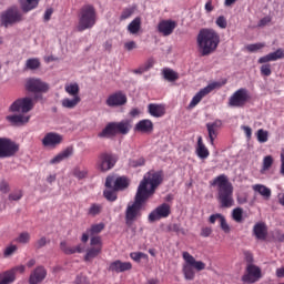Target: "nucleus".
Masks as SVG:
<instances>
[{"label":"nucleus","mask_w":284,"mask_h":284,"mask_svg":"<svg viewBox=\"0 0 284 284\" xmlns=\"http://www.w3.org/2000/svg\"><path fill=\"white\" fill-rule=\"evenodd\" d=\"M104 229H105V224L99 223V224L91 225V227L88 230V232L91 235L101 234V232H103Z\"/></svg>","instance_id":"44"},{"label":"nucleus","mask_w":284,"mask_h":284,"mask_svg":"<svg viewBox=\"0 0 284 284\" xmlns=\"http://www.w3.org/2000/svg\"><path fill=\"white\" fill-rule=\"evenodd\" d=\"M130 185L125 176H120L115 179L114 176L109 175L105 180V187L114 190V192H119V190H125Z\"/></svg>","instance_id":"17"},{"label":"nucleus","mask_w":284,"mask_h":284,"mask_svg":"<svg viewBox=\"0 0 284 284\" xmlns=\"http://www.w3.org/2000/svg\"><path fill=\"white\" fill-rule=\"evenodd\" d=\"M62 142H63V136L54 132L47 133L42 139L43 148H51L52 150H54L57 145H61Z\"/></svg>","instance_id":"19"},{"label":"nucleus","mask_w":284,"mask_h":284,"mask_svg":"<svg viewBox=\"0 0 284 284\" xmlns=\"http://www.w3.org/2000/svg\"><path fill=\"white\" fill-rule=\"evenodd\" d=\"M215 24L217 28H221V30H225L227 28V19L224 16L217 17Z\"/></svg>","instance_id":"52"},{"label":"nucleus","mask_w":284,"mask_h":284,"mask_svg":"<svg viewBox=\"0 0 284 284\" xmlns=\"http://www.w3.org/2000/svg\"><path fill=\"white\" fill-rule=\"evenodd\" d=\"M135 132H141L142 134H152L154 132V123L152 120H140L135 126H134Z\"/></svg>","instance_id":"23"},{"label":"nucleus","mask_w":284,"mask_h":284,"mask_svg":"<svg viewBox=\"0 0 284 284\" xmlns=\"http://www.w3.org/2000/svg\"><path fill=\"white\" fill-rule=\"evenodd\" d=\"M17 250H18L17 245L12 244V245L6 247L3 254L6 257L12 256V254H14V252H17Z\"/></svg>","instance_id":"59"},{"label":"nucleus","mask_w":284,"mask_h":284,"mask_svg":"<svg viewBox=\"0 0 284 284\" xmlns=\"http://www.w3.org/2000/svg\"><path fill=\"white\" fill-rule=\"evenodd\" d=\"M221 43V36L214 29H201L197 34V45L202 57H209L216 51Z\"/></svg>","instance_id":"3"},{"label":"nucleus","mask_w":284,"mask_h":284,"mask_svg":"<svg viewBox=\"0 0 284 284\" xmlns=\"http://www.w3.org/2000/svg\"><path fill=\"white\" fill-rule=\"evenodd\" d=\"M91 247H100V250H103V243L101 242L100 236H94L91 239Z\"/></svg>","instance_id":"56"},{"label":"nucleus","mask_w":284,"mask_h":284,"mask_svg":"<svg viewBox=\"0 0 284 284\" xmlns=\"http://www.w3.org/2000/svg\"><path fill=\"white\" fill-rule=\"evenodd\" d=\"M64 91L70 97L75 98V97H80L79 92L81 91V89L79 88V83L74 82V83L65 84L64 85Z\"/></svg>","instance_id":"37"},{"label":"nucleus","mask_w":284,"mask_h":284,"mask_svg":"<svg viewBox=\"0 0 284 284\" xmlns=\"http://www.w3.org/2000/svg\"><path fill=\"white\" fill-rule=\"evenodd\" d=\"M274 164V158H272V155H266L263 159V168L262 170H270V168H272V165Z\"/></svg>","instance_id":"50"},{"label":"nucleus","mask_w":284,"mask_h":284,"mask_svg":"<svg viewBox=\"0 0 284 284\" xmlns=\"http://www.w3.org/2000/svg\"><path fill=\"white\" fill-rule=\"evenodd\" d=\"M278 59H284V49H277L275 52H271L266 55L261 57L257 63H270V61H278Z\"/></svg>","instance_id":"24"},{"label":"nucleus","mask_w":284,"mask_h":284,"mask_svg":"<svg viewBox=\"0 0 284 284\" xmlns=\"http://www.w3.org/2000/svg\"><path fill=\"white\" fill-rule=\"evenodd\" d=\"M48 245V239L45 236L40 237L38 241L34 243V247L37 250H41V247H45Z\"/></svg>","instance_id":"57"},{"label":"nucleus","mask_w":284,"mask_h":284,"mask_svg":"<svg viewBox=\"0 0 284 284\" xmlns=\"http://www.w3.org/2000/svg\"><path fill=\"white\" fill-rule=\"evenodd\" d=\"M148 112L151 116L161 119V116H165V106L163 104L151 103L148 105Z\"/></svg>","instance_id":"26"},{"label":"nucleus","mask_w":284,"mask_h":284,"mask_svg":"<svg viewBox=\"0 0 284 284\" xmlns=\"http://www.w3.org/2000/svg\"><path fill=\"white\" fill-rule=\"evenodd\" d=\"M130 168H141L145 165V159L144 158H139L138 160H131L129 162Z\"/></svg>","instance_id":"54"},{"label":"nucleus","mask_w":284,"mask_h":284,"mask_svg":"<svg viewBox=\"0 0 284 284\" xmlns=\"http://www.w3.org/2000/svg\"><path fill=\"white\" fill-rule=\"evenodd\" d=\"M212 235V227L210 226H204L201 230L200 236H203V239H207V236Z\"/></svg>","instance_id":"60"},{"label":"nucleus","mask_w":284,"mask_h":284,"mask_svg":"<svg viewBox=\"0 0 284 284\" xmlns=\"http://www.w3.org/2000/svg\"><path fill=\"white\" fill-rule=\"evenodd\" d=\"M14 281H17V275L11 268L0 273V284H12Z\"/></svg>","instance_id":"33"},{"label":"nucleus","mask_w":284,"mask_h":284,"mask_svg":"<svg viewBox=\"0 0 284 284\" xmlns=\"http://www.w3.org/2000/svg\"><path fill=\"white\" fill-rule=\"evenodd\" d=\"M140 67H142V70H144V72L152 70V68H154V59L150 58L145 63L141 64Z\"/></svg>","instance_id":"58"},{"label":"nucleus","mask_w":284,"mask_h":284,"mask_svg":"<svg viewBox=\"0 0 284 284\" xmlns=\"http://www.w3.org/2000/svg\"><path fill=\"white\" fill-rule=\"evenodd\" d=\"M176 30V21L174 20H161L158 24V32L162 37H170Z\"/></svg>","instance_id":"20"},{"label":"nucleus","mask_w":284,"mask_h":284,"mask_svg":"<svg viewBox=\"0 0 284 284\" xmlns=\"http://www.w3.org/2000/svg\"><path fill=\"white\" fill-rule=\"evenodd\" d=\"M263 48H265V43L263 42L246 45L247 52H258V50H263Z\"/></svg>","instance_id":"48"},{"label":"nucleus","mask_w":284,"mask_h":284,"mask_svg":"<svg viewBox=\"0 0 284 284\" xmlns=\"http://www.w3.org/2000/svg\"><path fill=\"white\" fill-rule=\"evenodd\" d=\"M232 217L235 223H242L243 222V209L236 207L232 212Z\"/></svg>","instance_id":"45"},{"label":"nucleus","mask_w":284,"mask_h":284,"mask_svg":"<svg viewBox=\"0 0 284 284\" xmlns=\"http://www.w3.org/2000/svg\"><path fill=\"white\" fill-rule=\"evenodd\" d=\"M31 235L29 232H22L16 239V243H20L21 245H28L30 243Z\"/></svg>","instance_id":"43"},{"label":"nucleus","mask_w":284,"mask_h":284,"mask_svg":"<svg viewBox=\"0 0 284 284\" xmlns=\"http://www.w3.org/2000/svg\"><path fill=\"white\" fill-rule=\"evenodd\" d=\"M116 161H119V158L114 153L110 152H103L99 155L98 159V170L100 172H109V170H112L114 165H116Z\"/></svg>","instance_id":"11"},{"label":"nucleus","mask_w":284,"mask_h":284,"mask_svg":"<svg viewBox=\"0 0 284 284\" xmlns=\"http://www.w3.org/2000/svg\"><path fill=\"white\" fill-rule=\"evenodd\" d=\"M23 199V191L16 190L11 194H9V201H21Z\"/></svg>","instance_id":"51"},{"label":"nucleus","mask_w":284,"mask_h":284,"mask_svg":"<svg viewBox=\"0 0 284 284\" xmlns=\"http://www.w3.org/2000/svg\"><path fill=\"white\" fill-rule=\"evenodd\" d=\"M253 190L263 196L264 201H270V199H272V190L263 184L253 185Z\"/></svg>","instance_id":"31"},{"label":"nucleus","mask_w":284,"mask_h":284,"mask_svg":"<svg viewBox=\"0 0 284 284\" xmlns=\"http://www.w3.org/2000/svg\"><path fill=\"white\" fill-rule=\"evenodd\" d=\"M45 276H48V271L45 267L38 266L34 271L30 274L29 284H39L45 281Z\"/></svg>","instance_id":"21"},{"label":"nucleus","mask_w":284,"mask_h":284,"mask_svg":"<svg viewBox=\"0 0 284 284\" xmlns=\"http://www.w3.org/2000/svg\"><path fill=\"white\" fill-rule=\"evenodd\" d=\"M227 82L223 81V82H212L209 85H206L205 88L201 89L191 100L190 104H189V110H192L194 108H196V104L200 101H203L204 97H207V94H210V92H212L213 90H219L220 88H223V85H225Z\"/></svg>","instance_id":"10"},{"label":"nucleus","mask_w":284,"mask_h":284,"mask_svg":"<svg viewBox=\"0 0 284 284\" xmlns=\"http://www.w3.org/2000/svg\"><path fill=\"white\" fill-rule=\"evenodd\" d=\"M7 123L12 125V128H21L27 123H30V115H26L23 113H14L6 116Z\"/></svg>","instance_id":"18"},{"label":"nucleus","mask_w":284,"mask_h":284,"mask_svg":"<svg viewBox=\"0 0 284 284\" xmlns=\"http://www.w3.org/2000/svg\"><path fill=\"white\" fill-rule=\"evenodd\" d=\"M130 258H132V261H134L135 263H139L140 261H145L148 263L149 261L148 254L143 252H132L130 253Z\"/></svg>","instance_id":"41"},{"label":"nucleus","mask_w":284,"mask_h":284,"mask_svg":"<svg viewBox=\"0 0 284 284\" xmlns=\"http://www.w3.org/2000/svg\"><path fill=\"white\" fill-rule=\"evenodd\" d=\"M253 234L258 241L267 239V226L265 223H256L253 227Z\"/></svg>","instance_id":"28"},{"label":"nucleus","mask_w":284,"mask_h":284,"mask_svg":"<svg viewBox=\"0 0 284 284\" xmlns=\"http://www.w3.org/2000/svg\"><path fill=\"white\" fill-rule=\"evenodd\" d=\"M128 103V95L123 91H116L108 97L105 100V105L108 108H121Z\"/></svg>","instance_id":"16"},{"label":"nucleus","mask_w":284,"mask_h":284,"mask_svg":"<svg viewBox=\"0 0 284 284\" xmlns=\"http://www.w3.org/2000/svg\"><path fill=\"white\" fill-rule=\"evenodd\" d=\"M101 212H103V204H99V203H92L87 210L88 216H92V217L99 216Z\"/></svg>","instance_id":"36"},{"label":"nucleus","mask_w":284,"mask_h":284,"mask_svg":"<svg viewBox=\"0 0 284 284\" xmlns=\"http://www.w3.org/2000/svg\"><path fill=\"white\" fill-rule=\"evenodd\" d=\"M31 110H34V100L30 97L19 98L9 106V112L20 114H28Z\"/></svg>","instance_id":"8"},{"label":"nucleus","mask_w":284,"mask_h":284,"mask_svg":"<svg viewBox=\"0 0 284 284\" xmlns=\"http://www.w3.org/2000/svg\"><path fill=\"white\" fill-rule=\"evenodd\" d=\"M130 270H132V263L122 262L120 260H116L109 265V272H115L116 274L130 272Z\"/></svg>","instance_id":"22"},{"label":"nucleus","mask_w":284,"mask_h":284,"mask_svg":"<svg viewBox=\"0 0 284 284\" xmlns=\"http://www.w3.org/2000/svg\"><path fill=\"white\" fill-rule=\"evenodd\" d=\"M262 276L261 267L254 264H247L245 274L242 276V283L254 284L257 283V281H261Z\"/></svg>","instance_id":"14"},{"label":"nucleus","mask_w":284,"mask_h":284,"mask_svg":"<svg viewBox=\"0 0 284 284\" xmlns=\"http://www.w3.org/2000/svg\"><path fill=\"white\" fill-rule=\"evenodd\" d=\"M19 152V144L9 138H0V159H12Z\"/></svg>","instance_id":"9"},{"label":"nucleus","mask_w":284,"mask_h":284,"mask_svg":"<svg viewBox=\"0 0 284 284\" xmlns=\"http://www.w3.org/2000/svg\"><path fill=\"white\" fill-rule=\"evenodd\" d=\"M60 250H62L65 254L70 255V254H82L85 247L81 244L77 246H68V243L61 242Z\"/></svg>","instance_id":"29"},{"label":"nucleus","mask_w":284,"mask_h":284,"mask_svg":"<svg viewBox=\"0 0 284 284\" xmlns=\"http://www.w3.org/2000/svg\"><path fill=\"white\" fill-rule=\"evenodd\" d=\"M182 258L184 260L182 272L186 281H194L196 272H203L205 270V263L203 261H196L189 252H183Z\"/></svg>","instance_id":"5"},{"label":"nucleus","mask_w":284,"mask_h":284,"mask_svg":"<svg viewBox=\"0 0 284 284\" xmlns=\"http://www.w3.org/2000/svg\"><path fill=\"white\" fill-rule=\"evenodd\" d=\"M256 139H257L258 143H267V141L270 139V132H267L263 129H258L256 132Z\"/></svg>","instance_id":"42"},{"label":"nucleus","mask_w":284,"mask_h":284,"mask_svg":"<svg viewBox=\"0 0 284 284\" xmlns=\"http://www.w3.org/2000/svg\"><path fill=\"white\" fill-rule=\"evenodd\" d=\"M103 248H101V246H91L90 248L87 250L84 261L87 263L94 261V258H97V256H99V254H101Z\"/></svg>","instance_id":"32"},{"label":"nucleus","mask_w":284,"mask_h":284,"mask_svg":"<svg viewBox=\"0 0 284 284\" xmlns=\"http://www.w3.org/2000/svg\"><path fill=\"white\" fill-rule=\"evenodd\" d=\"M220 227L225 234H230L231 232L230 224H227V220H225L223 215L220 220Z\"/></svg>","instance_id":"53"},{"label":"nucleus","mask_w":284,"mask_h":284,"mask_svg":"<svg viewBox=\"0 0 284 284\" xmlns=\"http://www.w3.org/2000/svg\"><path fill=\"white\" fill-rule=\"evenodd\" d=\"M26 1L27 2H23L21 4V10H22V12L28 13V12L34 10L36 8H38L39 7V2L41 0H26Z\"/></svg>","instance_id":"38"},{"label":"nucleus","mask_w":284,"mask_h":284,"mask_svg":"<svg viewBox=\"0 0 284 284\" xmlns=\"http://www.w3.org/2000/svg\"><path fill=\"white\" fill-rule=\"evenodd\" d=\"M128 30L131 34H136L141 30V18H135L129 26Z\"/></svg>","instance_id":"40"},{"label":"nucleus","mask_w":284,"mask_h":284,"mask_svg":"<svg viewBox=\"0 0 284 284\" xmlns=\"http://www.w3.org/2000/svg\"><path fill=\"white\" fill-rule=\"evenodd\" d=\"M164 173L163 171H149L140 182L133 203H129L125 210V225L131 227L134 221L141 219L143 213V205L148 203L151 196H154L159 185L163 183Z\"/></svg>","instance_id":"1"},{"label":"nucleus","mask_w":284,"mask_h":284,"mask_svg":"<svg viewBox=\"0 0 284 284\" xmlns=\"http://www.w3.org/2000/svg\"><path fill=\"white\" fill-rule=\"evenodd\" d=\"M130 130H132V124H130L128 120L110 122L100 133H98V136L99 139H114L116 134H130Z\"/></svg>","instance_id":"6"},{"label":"nucleus","mask_w":284,"mask_h":284,"mask_svg":"<svg viewBox=\"0 0 284 284\" xmlns=\"http://www.w3.org/2000/svg\"><path fill=\"white\" fill-rule=\"evenodd\" d=\"M250 101V92L245 88L235 91L229 99L230 108H245V103Z\"/></svg>","instance_id":"12"},{"label":"nucleus","mask_w":284,"mask_h":284,"mask_svg":"<svg viewBox=\"0 0 284 284\" xmlns=\"http://www.w3.org/2000/svg\"><path fill=\"white\" fill-rule=\"evenodd\" d=\"M219 128H221L220 120H216L215 122L206 124V130L209 132L211 145H214V139H216V136L219 135Z\"/></svg>","instance_id":"27"},{"label":"nucleus","mask_w":284,"mask_h":284,"mask_svg":"<svg viewBox=\"0 0 284 284\" xmlns=\"http://www.w3.org/2000/svg\"><path fill=\"white\" fill-rule=\"evenodd\" d=\"M61 103L62 108H65L67 110H74V108L81 103V97H73L72 99L64 98Z\"/></svg>","instance_id":"34"},{"label":"nucleus","mask_w":284,"mask_h":284,"mask_svg":"<svg viewBox=\"0 0 284 284\" xmlns=\"http://www.w3.org/2000/svg\"><path fill=\"white\" fill-rule=\"evenodd\" d=\"M212 187H217V200L221 207H232L234 205V186L227 175L221 174L210 182Z\"/></svg>","instance_id":"2"},{"label":"nucleus","mask_w":284,"mask_h":284,"mask_svg":"<svg viewBox=\"0 0 284 284\" xmlns=\"http://www.w3.org/2000/svg\"><path fill=\"white\" fill-rule=\"evenodd\" d=\"M26 90L28 92H33L34 94H39V92L45 93L50 90V85L41 79L30 78L27 80Z\"/></svg>","instance_id":"15"},{"label":"nucleus","mask_w":284,"mask_h":284,"mask_svg":"<svg viewBox=\"0 0 284 284\" xmlns=\"http://www.w3.org/2000/svg\"><path fill=\"white\" fill-rule=\"evenodd\" d=\"M222 216H223V214H221V213L212 214L209 217V223H211V225H214V223H216V221H221Z\"/></svg>","instance_id":"62"},{"label":"nucleus","mask_w":284,"mask_h":284,"mask_svg":"<svg viewBox=\"0 0 284 284\" xmlns=\"http://www.w3.org/2000/svg\"><path fill=\"white\" fill-rule=\"evenodd\" d=\"M260 72L262 77H271L272 75V64L265 62L261 68Z\"/></svg>","instance_id":"46"},{"label":"nucleus","mask_w":284,"mask_h":284,"mask_svg":"<svg viewBox=\"0 0 284 284\" xmlns=\"http://www.w3.org/2000/svg\"><path fill=\"white\" fill-rule=\"evenodd\" d=\"M23 20V13H21L17 6L9 7L0 13V23L3 28H10V26L21 23Z\"/></svg>","instance_id":"7"},{"label":"nucleus","mask_w":284,"mask_h":284,"mask_svg":"<svg viewBox=\"0 0 284 284\" xmlns=\"http://www.w3.org/2000/svg\"><path fill=\"white\" fill-rule=\"evenodd\" d=\"M0 192H2V194H8V192H10V184L6 181H2L0 183Z\"/></svg>","instance_id":"61"},{"label":"nucleus","mask_w":284,"mask_h":284,"mask_svg":"<svg viewBox=\"0 0 284 284\" xmlns=\"http://www.w3.org/2000/svg\"><path fill=\"white\" fill-rule=\"evenodd\" d=\"M163 77L166 81H170V82L179 81V73H176L172 69H164Z\"/></svg>","instance_id":"39"},{"label":"nucleus","mask_w":284,"mask_h":284,"mask_svg":"<svg viewBox=\"0 0 284 284\" xmlns=\"http://www.w3.org/2000/svg\"><path fill=\"white\" fill-rule=\"evenodd\" d=\"M27 68L29 70H38V68L41 67V62L39 61V59H29L27 60V63H26Z\"/></svg>","instance_id":"47"},{"label":"nucleus","mask_w":284,"mask_h":284,"mask_svg":"<svg viewBox=\"0 0 284 284\" xmlns=\"http://www.w3.org/2000/svg\"><path fill=\"white\" fill-rule=\"evenodd\" d=\"M103 195L106 199V201H111V202L116 201V192H114L112 190H105L103 192Z\"/></svg>","instance_id":"55"},{"label":"nucleus","mask_w":284,"mask_h":284,"mask_svg":"<svg viewBox=\"0 0 284 284\" xmlns=\"http://www.w3.org/2000/svg\"><path fill=\"white\" fill-rule=\"evenodd\" d=\"M97 26V9L92 4H84L79 12L78 32H84Z\"/></svg>","instance_id":"4"},{"label":"nucleus","mask_w":284,"mask_h":284,"mask_svg":"<svg viewBox=\"0 0 284 284\" xmlns=\"http://www.w3.org/2000/svg\"><path fill=\"white\" fill-rule=\"evenodd\" d=\"M52 14H54V9L52 8L47 9L43 17L44 21L45 22L50 21V19H52Z\"/></svg>","instance_id":"63"},{"label":"nucleus","mask_w":284,"mask_h":284,"mask_svg":"<svg viewBox=\"0 0 284 284\" xmlns=\"http://www.w3.org/2000/svg\"><path fill=\"white\" fill-rule=\"evenodd\" d=\"M172 214V206L168 203H162L155 207L148 216L150 223L168 219Z\"/></svg>","instance_id":"13"},{"label":"nucleus","mask_w":284,"mask_h":284,"mask_svg":"<svg viewBox=\"0 0 284 284\" xmlns=\"http://www.w3.org/2000/svg\"><path fill=\"white\" fill-rule=\"evenodd\" d=\"M88 168L85 166H75L72 171V175L78 179V181H83V179H88Z\"/></svg>","instance_id":"35"},{"label":"nucleus","mask_w":284,"mask_h":284,"mask_svg":"<svg viewBox=\"0 0 284 284\" xmlns=\"http://www.w3.org/2000/svg\"><path fill=\"white\" fill-rule=\"evenodd\" d=\"M134 14V8H125L123 9L121 16H120V21H125L126 19H130Z\"/></svg>","instance_id":"49"},{"label":"nucleus","mask_w":284,"mask_h":284,"mask_svg":"<svg viewBox=\"0 0 284 284\" xmlns=\"http://www.w3.org/2000/svg\"><path fill=\"white\" fill-rule=\"evenodd\" d=\"M74 154V149L72 146H68L62 152L58 153L53 159L50 160L51 165H57L61 163L62 161H65V159H70Z\"/></svg>","instance_id":"25"},{"label":"nucleus","mask_w":284,"mask_h":284,"mask_svg":"<svg viewBox=\"0 0 284 284\" xmlns=\"http://www.w3.org/2000/svg\"><path fill=\"white\" fill-rule=\"evenodd\" d=\"M195 154L199 156V159H202V160L207 159V156H210V150H207L205 148L202 136L197 138V145L195 149Z\"/></svg>","instance_id":"30"},{"label":"nucleus","mask_w":284,"mask_h":284,"mask_svg":"<svg viewBox=\"0 0 284 284\" xmlns=\"http://www.w3.org/2000/svg\"><path fill=\"white\" fill-rule=\"evenodd\" d=\"M241 130H243L246 139H252V128H250L247 125H242Z\"/></svg>","instance_id":"64"}]
</instances>
